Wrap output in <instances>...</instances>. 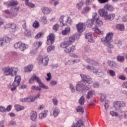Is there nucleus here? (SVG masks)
I'll return each mask as SVG.
<instances>
[{"label":"nucleus","mask_w":127,"mask_h":127,"mask_svg":"<svg viewBox=\"0 0 127 127\" xmlns=\"http://www.w3.org/2000/svg\"><path fill=\"white\" fill-rule=\"evenodd\" d=\"M76 38L75 37H70L67 41H64L60 45V46L62 48H64V51L65 53H70V52H74L76 50V47L75 46H72L71 47L70 45H72L73 43L75 42Z\"/></svg>","instance_id":"obj_1"},{"label":"nucleus","mask_w":127,"mask_h":127,"mask_svg":"<svg viewBox=\"0 0 127 127\" xmlns=\"http://www.w3.org/2000/svg\"><path fill=\"white\" fill-rule=\"evenodd\" d=\"M99 15L104 18L105 20H114L115 17H116V14L114 13H110L109 14L108 11L105 10V9H100L98 11Z\"/></svg>","instance_id":"obj_2"},{"label":"nucleus","mask_w":127,"mask_h":127,"mask_svg":"<svg viewBox=\"0 0 127 127\" xmlns=\"http://www.w3.org/2000/svg\"><path fill=\"white\" fill-rule=\"evenodd\" d=\"M34 80L36 81L39 84V87H41L43 89H48V87L44 85V84L42 83V81H41V80H40V78H39V77L38 76H37L35 74L33 75L31 78L29 79V82L30 84H32V83L34 82Z\"/></svg>","instance_id":"obj_3"},{"label":"nucleus","mask_w":127,"mask_h":127,"mask_svg":"<svg viewBox=\"0 0 127 127\" xmlns=\"http://www.w3.org/2000/svg\"><path fill=\"white\" fill-rule=\"evenodd\" d=\"M90 87L89 85H86L85 83H84L82 82H77L76 86V90L78 92H82L84 91V90H89Z\"/></svg>","instance_id":"obj_4"},{"label":"nucleus","mask_w":127,"mask_h":127,"mask_svg":"<svg viewBox=\"0 0 127 127\" xmlns=\"http://www.w3.org/2000/svg\"><path fill=\"white\" fill-rule=\"evenodd\" d=\"M14 47L15 49L19 48L21 51H24L28 48V45L25 44L21 42H18L14 45Z\"/></svg>","instance_id":"obj_5"},{"label":"nucleus","mask_w":127,"mask_h":127,"mask_svg":"<svg viewBox=\"0 0 127 127\" xmlns=\"http://www.w3.org/2000/svg\"><path fill=\"white\" fill-rule=\"evenodd\" d=\"M114 37V33L112 32L108 33L105 38H102L101 39V41L104 44H107L108 43L111 42Z\"/></svg>","instance_id":"obj_6"},{"label":"nucleus","mask_w":127,"mask_h":127,"mask_svg":"<svg viewBox=\"0 0 127 127\" xmlns=\"http://www.w3.org/2000/svg\"><path fill=\"white\" fill-rule=\"evenodd\" d=\"M40 95L38 94L35 97H26L25 98H21L20 99V101L22 103H29L30 102H34L36 99L39 98Z\"/></svg>","instance_id":"obj_7"},{"label":"nucleus","mask_w":127,"mask_h":127,"mask_svg":"<svg viewBox=\"0 0 127 127\" xmlns=\"http://www.w3.org/2000/svg\"><path fill=\"white\" fill-rule=\"evenodd\" d=\"M80 76L81 77L82 82L84 84H85V85H90V84H92L93 83V81H92V78L90 77L89 76H86L85 74H80Z\"/></svg>","instance_id":"obj_8"},{"label":"nucleus","mask_w":127,"mask_h":127,"mask_svg":"<svg viewBox=\"0 0 127 127\" xmlns=\"http://www.w3.org/2000/svg\"><path fill=\"white\" fill-rule=\"evenodd\" d=\"M2 71L3 72V75L4 76H13V73L12 72V68L7 66L5 67H3L2 68Z\"/></svg>","instance_id":"obj_9"},{"label":"nucleus","mask_w":127,"mask_h":127,"mask_svg":"<svg viewBox=\"0 0 127 127\" xmlns=\"http://www.w3.org/2000/svg\"><path fill=\"white\" fill-rule=\"evenodd\" d=\"M39 64H43L44 66H47L48 64V57H42V56H40L37 59Z\"/></svg>","instance_id":"obj_10"},{"label":"nucleus","mask_w":127,"mask_h":127,"mask_svg":"<svg viewBox=\"0 0 127 127\" xmlns=\"http://www.w3.org/2000/svg\"><path fill=\"white\" fill-rule=\"evenodd\" d=\"M60 21L62 23V26H65L66 25H71L72 24V19L70 17H67V20L64 22V16H62L60 19Z\"/></svg>","instance_id":"obj_11"},{"label":"nucleus","mask_w":127,"mask_h":127,"mask_svg":"<svg viewBox=\"0 0 127 127\" xmlns=\"http://www.w3.org/2000/svg\"><path fill=\"white\" fill-rule=\"evenodd\" d=\"M92 17L94 20L96 21V24L97 26L101 27L103 25V21L100 19V16L98 15L97 13H94L93 14Z\"/></svg>","instance_id":"obj_12"},{"label":"nucleus","mask_w":127,"mask_h":127,"mask_svg":"<svg viewBox=\"0 0 127 127\" xmlns=\"http://www.w3.org/2000/svg\"><path fill=\"white\" fill-rule=\"evenodd\" d=\"M76 28L78 32H83L86 28V25L83 23H79L76 25Z\"/></svg>","instance_id":"obj_13"},{"label":"nucleus","mask_w":127,"mask_h":127,"mask_svg":"<svg viewBox=\"0 0 127 127\" xmlns=\"http://www.w3.org/2000/svg\"><path fill=\"white\" fill-rule=\"evenodd\" d=\"M10 41H11V39L9 38L8 37L1 38L0 39V46H2V45H4V43H8V42H10Z\"/></svg>","instance_id":"obj_14"},{"label":"nucleus","mask_w":127,"mask_h":127,"mask_svg":"<svg viewBox=\"0 0 127 127\" xmlns=\"http://www.w3.org/2000/svg\"><path fill=\"white\" fill-rule=\"evenodd\" d=\"M114 107L117 109L120 110V108L122 107H126V103L123 101H115L114 102Z\"/></svg>","instance_id":"obj_15"},{"label":"nucleus","mask_w":127,"mask_h":127,"mask_svg":"<svg viewBox=\"0 0 127 127\" xmlns=\"http://www.w3.org/2000/svg\"><path fill=\"white\" fill-rule=\"evenodd\" d=\"M18 4V3H17V1L14 0L4 3V5H6L7 7H10V6H15V5H17Z\"/></svg>","instance_id":"obj_16"},{"label":"nucleus","mask_w":127,"mask_h":127,"mask_svg":"<svg viewBox=\"0 0 127 127\" xmlns=\"http://www.w3.org/2000/svg\"><path fill=\"white\" fill-rule=\"evenodd\" d=\"M85 61L90 64V65H93L94 66H99V63L95 61L94 60H91L89 58H87Z\"/></svg>","instance_id":"obj_17"},{"label":"nucleus","mask_w":127,"mask_h":127,"mask_svg":"<svg viewBox=\"0 0 127 127\" xmlns=\"http://www.w3.org/2000/svg\"><path fill=\"white\" fill-rule=\"evenodd\" d=\"M104 8L106 10L108 11H114L115 10V8L114 6L110 4H106L104 5Z\"/></svg>","instance_id":"obj_18"},{"label":"nucleus","mask_w":127,"mask_h":127,"mask_svg":"<svg viewBox=\"0 0 127 127\" xmlns=\"http://www.w3.org/2000/svg\"><path fill=\"white\" fill-rule=\"evenodd\" d=\"M19 84H20V82L16 81V80H14V82L12 85V86L13 87H11L10 89L11 91L12 92H13V91H15V90H16V87H17V86H19Z\"/></svg>","instance_id":"obj_19"},{"label":"nucleus","mask_w":127,"mask_h":127,"mask_svg":"<svg viewBox=\"0 0 127 127\" xmlns=\"http://www.w3.org/2000/svg\"><path fill=\"white\" fill-rule=\"evenodd\" d=\"M19 10V7H12L11 8L12 16H15L17 15L18 11Z\"/></svg>","instance_id":"obj_20"},{"label":"nucleus","mask_w":127,"mask_h":127,"mask_svg":"<svg viewBox=\"0 0 127 127\" xmlns=\"http://www.w3.org/2000/svg\"><path fill=\"white\" fill-rule=\"evenodd\" d=\"M6 26L8 28L11 29L12 32H15V29L16 28V25L15 24H8L6 25Z\"/></svg>","instance_id":"obj_21"},{"label":"nucleus","mask_w":127,"mask_h":127,"mask_svg":"<svg viewBox=\"0 0 127 127\" xmlns=\"http://www.w3.org/2000/svg\"><path fill=\"white\" fill-rule=\"evenodd\" d=\"M104 45H106V46H107L108 48H107V50L108 51V52L109 53H112V50L113 49V48H114V46L111 44V43L108 42L107 43V44H104Z\"/></svg>","instance_id":"obj_22"},{"label":"nucleus","mask_w":127,"mask_h":127,"mask_svg":"<svg viewBox=\"0 0 127 127\" xmlns=\"http://www.w3.org/2000/svg\"><path fill=\"white\" fill-rule=\"evenodd\" d=\"M70 31H71V29L69 27H66L64 29V30L62 31V34L63 35H67L68 33H70Z\"/></svg>","instance_id":"obj_23"},{"label":"nucleus","mask_w":127,"mask_h":127,"mask_svg":"<svg viewBox=\"0 0 127 127\" xmlns=\"http://www.w3.org/2000/svg\"><path fill=\"white\" fill-rule=\"evenodd\" d=\"M37 118V114L34 111L32 112L31 113V120H32L33 122H35Z\"/></svg>","instance_id":"obj_24"},{"label":"nucleus","mask_w":127,"mask_h":127,"mask_svg":"<svg viewBox=\"0 0 127 127\" xmlns=\"http://www.w3.org/2000/svg\"><path fill=\"white\" fill-rule=\"evenodd\" d=\"M94 18L88 19L87 21L86 25L88 27H92L94 24Z\"/></svg>","instance_id":"obj_25"},{"label":"nucleus","mask_w":127,"mask_h":127,"mask_svg":"<svg viewBox=\"0 0 127 127\" xmlns=\"http://www.w3.org/2000/svg\"><path fill=\"white\" fill-rule=\"evenodd\" d=\"M25 0V5L26 6H28L29 7H31V8H34V7H35V4H33L31 2H30L29 1V0Z\"/></svg>","instance_id":"obj_26"},{"label":"nucleus","mask_w":127,"mask_h":127,"mask_svg":"<svg viewBox=\"0 0 127 127\" xmlns=\"http://www.w3.org/2000/svg\"><path fill=\"white\" fill-rule=\"evenodd\" d=\"M49 40H50L51 44L54 43V42L55 41V36L52 33L50 34L49 35Z\"/></svg>","instance_id":"obj_27"},{"label":"nucleus","mask_w":127,"mask_h":127,"mask_svg":"<svg viewBox=\"0 0 127 127\" xmlns=\"http://www.w3.org/2000/svg\"><path fill=\"white\" fill-rule=\"evenodd\" d=\"M85 38L88 39L89 42H93L94 40L92 39V33H88L85 35Z\"/></svg>","instance_id":"obj_28"},{"label":"nucleus","mask_w":127,"mask_h":127,"mask_svg":"<svg viewBox=\"0 0 127 127\" xmlns=\"http://www.w3.org/2000/svg\"><path fill=\"white\" fill-rule=\"evenodd\" d=\"M53 116L55 118L58 117L59 114H60V110L57 108H56L53 111Z\"/></svg>","instance_id":"obj_29"},{"label":"nucleus","mask_w":127,"mask_h":127,"mask_svg":"<svg viewBox=\"0 0 127 127\" xmlns=\"http://www.w3.org/2000/svg\"><path fill=\"white\" fill-rule=\"evenodd\" d=\"M91 11V7L86 6L84 7L81 11V13H87Z\"/></svg>","instance_id":"obj_30"},{"label":"nucleus","mask_w":127,"mask_h":127,"mask_svg":"<svg viewBox=\"0 0 127 127\" xmlns=\"http://www.w3.org/2000/svg\"><path fill=\"white\" fill-rule=\"evenodd\" d=\"M95 94V91L94 90H91L88 91L87 95H86V99H91V98H92L93 95Z\"/></svg>","instance_id":"obj_31"},{"label":"nucleus","mask_w":127,"mask_h":127,"mask_svg":"<svg viewBox=\"0 0 127 127\" xmlns=\"http://www.w3.org/2000/svg\"><path fill=\"white\" fill-rule=\"evenodd\" d=\"M14 108L15 110H16L17 112H19V111H22V110H24V107L19 105H15Z\"/></svg>","instance_id":"obj_32"},{"label":"nucleus","mask_w":127,"mask_h":127,"mask_svg":"<svg viewBox=\"0 0 127 127\" xmlns=\"http://www.w3.org/2000/svg\"><path fill=\"white\" fill-rule=\"evenodd\" d=\"M47 113H48L47 111H43L41 113L39 114V118L41 119H44V118H45V117L47 116Z\"/></svg>","instance_id":"obj_33"},{"label":"nucleus","mask_w":127,"mask_h":127,"mask_svg":"<svg viewBox=\"0 0 127 127\" xmlns=\"http://www.w3.org/2000/svg\"><path fill=\"white\" fill-rule=\"evenodd\" d=\"M93 30L96 33H97V34H104V32L99 29V28L98 27H95V28H93Z\"/></svg>","instance_id":"obj_34"},{"label":"nucleus","mask_w":127,"mask_h":127,"mask_svg":"<svg viewBox=\"0 0 127 127\" xmlns=\"http://www.w3.org/2000/svg\"><path fill=\"white\" fill-rule=\"evenodd\" d=\"M83 5H84V2L82 1H79L76 4V8H77V9H79V10H80V9H82Z\"/></svg>","instance_id":"obj_35"},{"label":"nucleus","mask_w":127,"mask_h":127,"mask_svg":"<svg viewBox=\"0 0 127 127\" xmlns=\"http://www.w3.org/2000/svg\"><path fill=\"white\" fill-rule=\"evenodd\" d=\"M116 28L120 31H123L125 30V26L124 24H117L116 25Z\"/></svg>","instance_id":"obj_36"},{"label":"nucleus","mask_w":127,"mask_h":127,"mask_svg":"<svg viewBox=\"0 0 127 127\" xmlns=\"http://www.w3.org/2000/svg\"><path fill=\"white\" fill-rule=\"evenodd\" d=\"M32 69H33V65H28V66L25 67V72H30L31 71H32Z\"/></svg>","instance_id":"obj_37"},{"label":"nucleus","mask_w":127,"mask_h":127,"mask_svg":"<svg viewBox=\"0 0 127 127\" xmlns=\"http://www.w3.org/2000/svg\"><path fill=\"white\" fill-rule=\"evenodd\" d=\"M4 12L8 15V17H13V16H12V13H11V12H10L9 10H4Z\"/></svg>","instance_id":"obj_38"},{"label":"nucleus","mask_w":127,"mask_h":127,"mask_svg":"<svg viewBox=\"0 0 127 127\" xmlns=\"http://www.w3.org/2000/svg\"><path fill=\"white\" fill-rule=\"evenodd\" d=\"M108 63L110 67H116V66H117V64L113 61H109Z\"/></svg>","instance_id":"obj_39"},{"label":"nucleus","mask_w":127,"mask_h":127,"mask_svg":"<svg viewBox=\"0 0 127 127\" xmlns=\"http://www.w3.org/2000/svg\"><path fill=\"white\" fill-rule=\"evenodd\" d=\"M114 43L115 44H117L118 47H120V46H122L123 44V42L120 40H115L114 41Z\"/></svg>","instance_id":"obj_40"},{"label":"nucleus","mask_w":127,"mask_h":127,"mask_svg":"<svg viewBox=\"0 0 127 127\" xmlns=\"http://www.w3.org/2000/svg\"><path fill=\"white\" fill-rule=\"evenodd\" d=\"M76 112L77 113H81L82 114L84 113V109H83V107L81 106H78L76 108Z\"/></svg>","instance_id":"obj_41"},{"label":"nucleus","mask_w":127,"mask_h":127,"mask_svg":"<svg viewBox=\"0 0 127 127\" xmlns=\"http://www.w3.org/2000/svg\"><path fill=\"white\" fill-rule=\"evenodd\" d=\"M79 103L80 105H84V103H85V98L84 96H81L79 100Z\"/></svg>","instance_id":"obj_42"},{"label":"nucleus","mask_w":127,"mask_h":127,"mask_svg":"<svg viewBox=\"0 0 127 127\" xmlns=\"http://www.w3.org/2000/svg\"><path fill=\"white\" fill-rule=\"evenodd\" d=\"M33 27H34V28H38V27H39V22L37 21H35L33 23Z\"/></svg>","instance_id":"obj_43"},{"label":"nucleus","mask_w":127,"mask_h":127,"mask_svg":"<svg viewBox=\"0 0 127 127\" xmlns=\"http://www.w3.org/2000/svg\"><path fill=\"white\" fill-rule=\"evenodd\" d=\"M32 90H35L36 91H40L41 90V87L36 86L35 85H33L32 87Z\"/></svg>","instance_id":"obj_44"},{"label":"nucleus","mask_w":127,"mask_h":127,"mask_svg":"<svg viewBox=\"0 0 127 127\" xmlns=\"http://www.w3.org/2000/svg\"><path fill=\"white\" fill-rule=\"evenodd\" d=\"M14 80L20 83V81H21V77L20 75H16L15 77Z\"/></svg>","instance_id":"obj_45"},{"label":"nucleus","mask_w":127,"mask_h":127,"mask_svg":"<svg viewBox=\"0 0 127 127\" xmlns=\"http://www.w3.org/2000/svg\"><path fill=\"white\" fill-rule=\"evenodd\" d=\"M42 43H43L42 41H36L35 42V44L37 46L38 48L42 45Z\"/></svg>","instance_id":"obj_46"},{"label":"nucleus","mask_w":127,"mask_h":127,"mask_svg":"<svg viewBox=\"0 0 127 127\" xmlns=\"http://www.w3.org/2000/svg\"><path fill=\"white\" fill-rule=\"evenodd\" d=\"M109 74L111 77H115L116 76V72L112 69L109 70Z\"/></svg>","instance_id":"obj_47"},{"label":"nucleus","mask_w":127,"mask_h":127,"mask_svg":"<svg viewBox=\"0 0 127 127\" xmlns=\"http://www.w3.org/2000/svg\"><path fill=\"white\" fill-rule=\"evenodd\" d=\"M42 35H43V33L42 32L39 33L35 36V38L36 39H39V38H40V37H41Z\"/></svg>","instance_id":"obj_48"},{"label":"nucleus","mask_w":127,"mask_h":127,"mask_svg":"<svg viewBox=\"0 0 127 127\" xmlns=\"http://www.w3.org/2000/svg\"><path fill=\"white\" fill-rule=\"evenodd\" d=\"M117 60L120 61V62H123V61H125V58H124L123 56H119L117 57Z\"/></svg>","instance_id":"obj_49"},{"label":"nucleus","mask_w":127,"mask_h":127,"mask_svg":"<svg viewBox=\"0 0 127 127\" xmlns=\"http://www.w3.org/2000/svg\"><path fill=\"white\" fill-rule=\"evenodd\" d=\"M42 11L44 14H48V8L44 7L43 8Z\"/></svg>","instance_id":"obj_50"},{"label":"nucleus","mask_w":127,"mask_h":127,"mask_svg":"<svg viewBox=\"0 0 127 127\" xmlns=\"http://www.w3.org/2000/svg\"><path fill=\"white\" fill-rule=\"evenodd\" d=\"M15 125H16V122L14 121H11L8 124L9 127L10 126H15Z\"/></svg>","instance_id":"obj_51"},{"label":"nucleus","mask_w":127,"mask_h":127,"mask_svg":"<svg viewBox=\"0 0 127 127\" xmlns=\"http://www.w3.org/2000/svg\"><path fill=\"white\" fill-rule=\"evenodd\" d=\"M110 115H111L112 117H118L119 114H118L117 112L114 111H111Z\"/></svg>","instance_id":"obj_52"},{"label":"nucleus","mask_w":127,"mask_h":127,"mask_svg":"<svg viewBox=\"0 0 127 127\" xmlns=\"http://www.w3.org/2000/svg\"><path fill=\"white\" fill-rule=\"evenodd\" d=\"M53 29L55 31H57L59 29V25L56 24L55 25H54Z\"/></svg>","instance_id":"obj_53"},{"label":"nucleus","mask_w":127,"mask_h":127,"mask_svg":"<svg viewBox=\"0 0 127 127\" xmlns=\"http://www.w3.org/2000/svg\"><path fill=\"white\" fill-rule=\"evenodd\" d=\"M12 69V72H14V75H16L18 72V68L17 67H11Z\"/></svg>","instance_id":"obj_54"},{"label":"nucleus","mask_w":127,"mask_h":127,"mask_svg":"<svg viewBox=\"0 0 127 127\" xmlns=\"http://www.w3.org/2000/svg\"><path fill=\"white\" fill-rule=\"evenodd\" d=\"M53 103L54 106H57L58 105V100L56 98L53 99Z\"/></svg>","instance_id":"obj_55"},{"label":"nucleus","mask_w":127,"mask_h":127,"mask_svg":"<svg viewBox=\"0 0 127 127\" xmlns=\"http://www.w3.org/2000/svg\"><path fill=\"white\" fill-rule=\"evenodd\" d=\"M25 34L26 36H28V37H30V36H31V33L27 30L25 31Z\"/></svg>","instance_id":"obj_56"},{"label":"nucleus","mask_w":127,"mask_h":127,"mask_svg":"<svg viewBox=\"0 0 127 127\" xmlns=\"http://www.w3.org/2000/svg\"><path fill=\"white\" fill-rule=\"evenodd\" d=\"M0 112L1 113H4L6 111V109L4 107H2V106H0Z\"/></svg>","instance_id":"obj_57"},{"label":"nucleus","mask_w":127,"mask_h":127,"mask_svg":"<svg viewBox=\"0 0 127 127\" xmlns=\"http://www.w3.org/2000/svg\"><path fill=\"white\" fill-rule=\"evenodd\" d=\"M98 1L99 3H106L109 1V0H98Z\"/></svg>","instance_id":"obj_58"},{"label":"nucleus","mask_w":127,"mask_h":127,"mask_svg":"<svg viewBox=\"0 0 127 127\" xmlns=\"http://www.w3.org/2000/svg\"><path fill=\"white\" fill-rule=\"evenodd\" d=\"M86 67V69L89 71H93V69L94 68V67L90 65H87Z\"/></svg>","instance_id":"obj_59"},{"label":"nucleus","mask_w":127,"mask_h":127,"mask_svg":"<svg viewBox=\"0 0 127 127\" xmlns=\"http://www.w3.org/2000/svg\"><path fill=\"white\" fill-rule=\"evenodd\" d=\"M105 100H106V96L104 95H101V103H103V102H105Z\"/></svg>","instance_id":"obj_60"},{"label":"nucleus","mask_w":127,"mask_h":127,"mask_svg":"<svg viewBox=\"0 0 127 127\" xmlns=\"http://www.w3.org/2000/svg\"><path fill=\"white\" fill-rule=\"evenodd\" d=\"M37 52V48L31 50L30 53L32 55L35 54V53Z\"/></svg>","instance_id":"obj_61"},{"label":"nucleus","mask_w":127,"mask_h":127,"mask_svg":"<svg viewBox=\"0 0 127 127\" xmlns=\"http://www.w3.org/2000/svg\"><path fill=\"white\" fill-rule=\"evenodd\" d=\"M11 110V105H8L6 108V111L9 112Z\"/></svg>","instance_id":"obj_62"},{"label":"nucleus","mask_w":127,"mask_h":127,"mask_svg":"<svg viewBox=\"0 0 127 127\" xmlns=\"http://www.w3.org/2000/svg\"><path fill=\"white\" fill-rule=\"evenodd\" d=\"M122 86L123 88L127 89V81L123 82Z\"/></svg>","instance_id":"obj_63"},{"label":"nucleus","mask_w":127,"mask_h":127,"mask_svg":"<svg viewBox=\"0 0 127 127\" xmlns=\"http://www.w3.org/2000/svg\"><path fill=\"white\" fill-rule=\"evenodd\" d=\"M122 21H124V22H126V21H127V15L124 16L122 18Z\"/></svg>","instance_id":"obj_64"}]
</instances>
